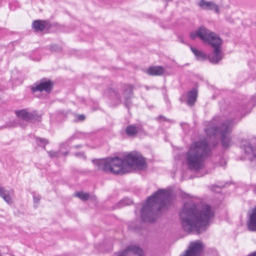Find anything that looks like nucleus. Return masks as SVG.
Masks as SVG:
<instances>
[{"mask_svg":"<svg viewBox=\"0 0 256 256\" xmlns=\"http://www.w3.org/2000/svg\"><path fill=\"white\" fill-rule=\"evenodd\" d=\"M179 215L184 231L200 234L207 228L210 220L214 216V212L208 205L197 208L194 204L188 202L184 204Z\"/></svg>","mask_w":256,"mask_h":256,"instance_id":"1","label":"nucleus"},{"mask_svg":"<svg viewBox=\"0 0 256 256\" xmlns=\"http://www.w3.org/2000/svg\"><path fill=\"white\" fill-rule=\"evenodd\" d=\"M92 162L98 170L114 174L122 175L128 173L130 172L128 169L132 166L138 167L139 170H144L146 167L145 158L138 152L130 153L124 159L118 156L109 157L94 160Z\"/></svg>","mask_w":256,"mask_h":256,"instance_id":"2","label":"nucleus"},{"mask_svg":"<svg viewBox=\"0 0 256 256\" xmlns=\"http://www.w3.org/2000/svg\"><path fill=\"white\" fill-rule=\"evenodd\" d=\"M172 195L170 190L160 189L148 197L146 204L141 210V218L144 222H152L157 218L161 210L171 204Z\"/></svg>","mask_w":256,"mask_h":256,"instance_id":"3","label":"nucleus"},{"mask_svg":"<svg viewBox=\"0 0 256 256\" xmlns=\"http://www.w3.org/2000/svg\"><path fill=\"white\" fill-rule=\"evenodd\" d=\"M212 154V150L206 140L192 143L186 154V162L190 170L202 168L204 161Z\"/></svg>","mask_w":256,"mask_h":256,"instance_id":"4","label":"nucleus"},{"mask_svg":"<svg viewBox=\"0 0 256 256\" xmlns=\"http://www.w3.org/2000/svg\"><path fill=\"white\" fill-rule=\"evenodd\" d=\"M196 37L203 42L208 43L214 48V51L208 58L211 63L218 64L222 58V54L220 48V46L222 44V39L218 34L203 26L190 34V38L192 40H194Z\"/></svg>","mask_w":256,"mask_h":256,"instance_id":"5","label":"nucleus"},{"mask_svg":"<svg viewBox=\"0 0 256 256\" xmlns=\"http://www.w3.org/2000/svg\"><path fill=\"white\" fill-rule=\"evenodd\" d=\"M216 122V119L214 118L209 122L208 126L205 130L206 135L208 136H216L220 134L222 147L228 148L230 146L233 144L230 136L233 126L232 122L228 120L218 126Z\"/></svg>","mask_w":256,"mask_h":256,"instance_id":"6","label":"nucleus"},{"mask_svg":"<svg viewBox=\"0 0 256 256\" xmlns=\"http://www.w3.org/2000/svg\"><path fill=\"white\" fill-rule=\"evenodd\" d=\"M204 244L198 240L190 242L186 250L180 256H202Z\"/></svg>","mask_w":256,"mask_h":256,"instance_id":"7","label":"nucleus"},{"mask_svg":"<svg viewBox=\"0 0 256 256\" xmlns=\"http://www.w3.org/2000/svg\"><path fill=\"white\" fill-rule=\"evenodd\" d=\"M54 86V82L50 80L43 78L36 82L31 88L32 92L34 93L36 92L44 91L50 92Z\"/></svg>","mask_w":256,"mask_h":256,"instance_id":"8","label":"nucleus"},{"mask_svg":"<svg viewBox=\"0 0 256 256\" xmlns=\"http://www.w3.org/2000/svg\"><path fill=\"white\" fill-rule=\"evenodd\" d=\"M16 115L20 118L26 122H40L41 116L36 112H28L25 110L16 112Z\"/></svg>","mask_w":256,"mask_h":256,"instance_id":"9","label":"nucleus"},{"mask_svg":"<svg viewBox=\"0 0 256 256\" xmlns=\"http://www.w3.org/2000/svg\"><path fill=\"white\" fill-rule=\"evenodd\" d=\"M134 86L131 84H125L122 86V95L124 98V104L128 108L132 105L131 98L133 97Z\"/></svg>","mask_w":256,"mask_h":256,"instance_id":"10","label":"nucleus"},{"mask_svg":"<svg viewBox=\"0 0 256 256\" xmlns=\"http://www.w3.org/2000/svg\"><path fill=\"white\" fill-rule=\"evenodd\" d=\"M118 256H144L142 250L138 246L132 245L128 246Z\"/></svg>","mask_w":256,"mask_h":256,"instance_id":"11","label":"nucleus"},{"mask_svg":"<svg viewBox=\"0 0 256 256\" xmlns=\"http://www.w3.org/2000/svg\"><path fill=\"white\" fill-rule=\"evenodd\" d=\"M198 5L203 10H214L216 14L220 13L219 6L212 1L200 0Z\"/></svg>","mask_w":256,"mask_h":256,"instance_id":"12","label":"nucleus"},{"mask_svg":"<svg viewBox=\"0 0 256 256\" xmlns=\"http://www.w3.org/2000/svg\"><path fill=\"white\" fill-rule=\"evenodd\" d=\"M242 148L246 154H250V160L256 164V148L253 149L250 142L248 141L243 142Z\"/></svg>","mask_w":256,"mask_h":256,"instance_id":"13","label":"nucleus"},{"mask_svg":"<svg viewBox=\"0 0 256 256\" xmlns=\"http://www.w3.org/2000/svg\"><path fill=\"white\" fill-rule=\"evenodd\" d=\"M142 130L140 124H131L126 128L125 132L130 137H135Z\"/></svg>","mask_w":256,"mask_h":256,"instance_id":"14","label":"nucleus"},{"mask_svg":"<svg viewBox=\"0 0 256 256\" xmlns=\"http://www.w3.org/2000/svg\"><path fill=\"white\" fill-rule=\"evenodd\" d=\"M247 226L250 231L256 232V207L252 209L249 216Z\"/></svg>","mask_w":256,"mask_h":256,"instance_id":"15","label":"nucleus"},{"mask_svg":"<svg viewBox=\"0 0 256 256\" xmlns=\"http://www.w3.org/2000/svg\"><path fill=\"white\" fill-rule=\"evenodd\" d=\"M11 194L10 191L6 190L4 187L0 186V196L8 204H12L13 202Z\"/></svg>","mask_w":256,"mask_h":256,"instance_id":"16","label":"nucleus"},{"mask_svg":"<svg viewBox=\"0 0 256 256\" xmlns=\"http://www.w3.org/2000/svg\"><path fill=\"white\" fill-rule=\"evenodd\" d=\"M198 95V92L196 88H193L187 94L186 103L188 105L192 106L195 103Z\"/></svg>","mask_w":256,"mask_h":256,"instance_id":"17","label":"nucleus"},{"mask_svg":"<svg viewBox=\"0 0 256 256\" xmlns=\"http://www.w3.org/2000/svg\"><path fill=\"white\" fill-rule=\"evenodd\" d=\"M162 67L154 66L150 67L147 70V73L150 76H160L164 73Z\"/></svg>","mask_w":256,"mask_h":256,"instance_id":"18","label":"nucleus"},{"mask_svg":"<svg viewBox=\"0 0 256 256\" xmlns=\"http://www.w3.org/2000/svg\"><path fill=\"white\" fill-rule=\"evenodd\" d=\"M190 48L198 60L202 61L206 59V56L202 51L197 50L196 48L192 46H190Z\"/></svg>","mask_w":256,"mask_h":256,"instance_id":"19","label":"nucleus"},{"mask_svg":"<svg viewBox=\"0 0 256 256\" xmlns=\"http://www.w3.org/2000/svg\"><path fill=\"white\" fill-rule=\"evenodd\" d=\"M32 28L36 32H42L44 30L45 25L43 21L35 20L32 24Z\"/></svg>","mask_w":256,"mask_h":256,"instance_id":"20","label":"nucleus"},{"mask_svg":"<svg viewBox=\"0 0 256 256\" xmlns=\"http://www.w3.org/2000/svg\"><path fill=\"white\" fill-rule=\"evenodd\" d=\"M74 196L78 198L83 201H86L90 198V195L88 193H85L83 192H78L74 194Z\"/></svg>","mask_w":256,"mask_h":256,"instance_id":"21","label":"nucleus"},{"mask_svg":"<svg viewBox=\"0 0 256 256\" xmlns=\"http://www.w3.org/2000/svg\"><path fill=\"white\" fill-rule=\"evenodd\" d=\"M107 92L110 96H114L119 103L120 102L121 96L117 90L112 88H109Z\"/></svg>","mask_w":256,"mask_h":256,"instance_id":"22","label":"nucleus"},{"mask_svg":"<svg viewBox=\"0 0 256 256\" xmlns=\"http://www.w3.org/2000/svg\"><path fill=\"white\" fill-rule=\"evenodd\" d=\"M132 204V201L128 198H124L120 200L118 204V208H122L126 206L130 205Z\"/></svg>","mask_w":256,"mask_h":256,"instance_id":"23","label":"nucleus"},{"mask_svg":"<svg viewBox=\"0 0 256 256\" xmlns=\"http://www.w3.org/2000/svg\"><path fill=\"white\" fill-rule=\"evenodd\" d=\"M36 142L38 146L44 147H45V146L48 142L47 140L42 138H37L36 139Z\"/></svg>","mask_w":256,"mask_h":256,"instance_id":"24","label":"nucleus"},{"mask_svg":"<svg viewBox=\"0 0 256 256\" xmlns=\"http://www.w3.org/2000/svg\"><path fill=\"white\" fill-rule=\"evenodd\" d=\"M48 156L50 158H56L58 157V152L54 151L48 152Z\"/></svg>","mask_w":256,"mask_h":256,"instance_id":"25","label":"nucleus"},{"mask_svg":"<svg viewBox=\"0 0 256 256\" xmlns=\"http://www.w3.org/2000/svg\"><path fill=\"white\" fill-rule=\"evenodd\" d=\"M51 48H52V50H54V51L60 52V51L62 50V48L60 47V46H52L51 47Z\"/></svg>","mask_w":256,"mask_h":256,"instance_id":"26","label":"nucleus"},{"mask_svg":"<svg viewBox=\"0 0 256 256\" xmlns=\"http://www.w3.org/2000/svg\"><path fill=\"white\" fill-rule=\"evenodd\" d=\"M33 199H34V203H38L40 200V196H33Z\"/></svg>","mask_w":256,"mask_h":256,"instance_id":"27","label":"nucleus"},{"mask_svg":"<svg viewBox=\"0 0 256 256\" xmlns=\"http://www.w3.org/2000/svg\"><path fill=\"white\" fill-rule=\"evenodd\" d=\"M74 155L76 156H81L84 158H86V156H84V152H76L75 153Z\"/></svg>","mask_w":256,"mask_h":256,"instance_id":"28","label":"nucleus"},{"mask_svg":"<svg viewBox=\"0 0 256 256\" xmlns=\"http://www.w3.org/2000/svg\"><path fill=\"white\" fill-rule=\"evenodd\" d=\"M77 118L78 120L82 121L85 119V116L83 114L78 115Z\"/></svg>","mask_w":256,"mask_h":256,"instance_id":"29","label":"nucleus"},{"mask_svg":"<svg viewBox=\"0 0 256 256\" xmlns=\"http://www.w3.org/2000/svg\"><path fill=\"white\" fill-rule=\"evenodd\" d=\"M82 147V144H78V145L74 146V147H72V148H81Z\"/></svg>","mask_w":256,"mask_h":256,"instance_id":"30","label":"nucleus"},{"mask_svg":"<svg viewBox=\"0 0 256 256\" xmlns=\"http://www.w3.org/2000/svg\"><path fill=\"white\" fill-rule=\"evenodd\" d=\"M247 256H256V251L249 254Z\"/></svg>","mask_w":256,"mask_h":256,"instance_id":"31","label":"nucleus"},{"mask_svg":"<svg viewBox=\"0 0 256 256\" xmlns=\"http://www.w3.org/2000/svg\"><path fill=\"white\" fill-rule=\"evenodd\" d=\"M0 256H12L10 254H1L0 253Z\"/></svg>","mask_w":256,"mask_h":256,"instance_id":"32","label":"nucleus"},{"mask_svg":"<svg viewBox=\"0 0 256 256\" xmlns=\"http://www.w3.org/2000/svg\"><path fill=\"white\" fill-rule=\"evenodd\" d=\"M158 118H163L164 120H167L166 118L165 117H163L162 116H160Z\"/></svg>","mask_w":256,"mask_h":256,"instance_id":"33","label":"nucleus"},{"mask_svg":"<svg viewBox=\"0 0 256 256\" xmlns=\"http://www.w3.org/2000/svg\"><path fill=\"white\" fill-rule=\"evenodd\" d=\"M252 100H254V102L256 103V96H254L252 98Z\"/></svg>","mask_w":256,"mask_h":256,"instance_id":"34","label":"nucleus"},{"mask_svg":"<svg viewBox=\"0 0 256 256\" xmlns=\"http://www.w3.org/2000/svg\"><path fill=\"white\" fill-rule=\"evenodd\" d=\"M254 192L255 193H256V186L254 187Z\"/></svg>","mask_w":256,"mask_h":256,"instance_id":"35","label":"nucleus"},{"mask_svg":"<svg viewBox=\"0 0 256 256\" xmlns=\"http://www.w3.org/2000/svg\"><path fill=\"white\" fill-rule=\"evenodd\" d=\"M146 88L147 90H149V88L148 86H146Z\"/></svg>","mask_w":256,"mask_h":256,"instance_id":"36","label":"nucleus"},{"mask_svg":"<svg viewBox=\"0 0 256 256\" xmlns=\"http://www.w3.org/2000/svg\"><path fill=\"white\" fill-rule=\"evenodd\" d=\"M73 138L72 137L70 139V140H72Z\"/></svg>","mask_w":256,"mask_h":256,"instance_id":"37","label":"nucleus"}]
</instances>
